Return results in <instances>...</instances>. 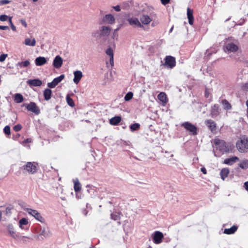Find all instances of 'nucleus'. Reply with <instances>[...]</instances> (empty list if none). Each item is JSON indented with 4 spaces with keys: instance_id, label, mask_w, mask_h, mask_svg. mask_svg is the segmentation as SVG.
<instances>
[{
    "instance_id": "1",
    "label": "nucleus",
    "mask_w": 248,
    "mask_h": 248,
    "mask_svg": "<svg viewBox=\"0 0 248 248\" xmlns=\"http://www.w3.org/2000/svg\"><path fill=\"white\" fill-rule=\"evenodd\" d=\"M236 147L240 153L248 151V138L245 136H241L236 143Z\"/></svg>"
},
{
    "instance_id": "2",
    "label": "nucleus",
    "mask_w": 248,
    "mask_h": 248,
    "mask_svg": "<svg viewBox=\"0 0 248 248\" xmlns=\"http://www.w3.org/2000/svg\"><path fill=\"white\" fill-rule=\"evenodd\" d=\"M214 142L217 150H219L222 153L228 151V149L226 146V143L224 141L218 139H215Z\"/></svg>"
},
{
    "instance_id": "3",
    "label": "nucleus",
    "mask_w": 248,
    "mask_h": 248,
    "mask_svg": "<svg viewBox=\"0 0 248 248\" xmlns=\"http://www.w3.org/2000/svg\"><path fill=\"white\" fill-rule=\"evenodd\" d=\"M239 50V47L237 44L233 42L228 43L226 44L224 47V51L225 52L235 53Z\"/></svg>"
},
{
    "instance_id": "4",
    "label": "nucleus",
    "mask_w": 248,
    "mask_h": 248,
    "mask_svg": "<svg viewBox=\"0 0 248 248\" xmlns=\"http://www.w3.org/2000/svg\"><path fill=\"white\" fill-rule=\"evenodd\" d=\"M116 45L114 43L111 45V46H109L106 50V54L109 57V62L111 66L114 65V50L115 48Z\"/></svg>"
},
{
    "instance_id": "5",
    "label": "nucleus",
    "mask_w": 248,
    "mask_h": 248,
    "mask_svg": "<svg viewBox=\"0 0 248 248\" xmlns=\"http://www.w3.org/2000/svg\"><path fill=\"white\" fill-rule=\"evenodd\" d=\"M23 169L29 173L33 174L37 170V164L35 162H28L23 166Z\"/></svg>"
},
{
    "instance_id": "6",
    "label": "nucleus",
    "mask_w": 248,
    "mask_h": 248,
    "mask_svg": "<svg viewBox=\"0 0 248 248\" xmlns=\"http://www.w3.org/2000/svg\"><path fill=\"white\" fill-rule=\"evenodd\" d=\"M7 229L10 236L15 239H17L19 238L23 239L24 238H29L27 236H21L19 234H17L14 227L12 225H9L8 226Z\"/></svg>"
},
{
    "instance_id": "7",
    "label": "nucleus",
    "mask_w": 248,
    "mask_h": 248,
    "mask_svg": "<svg viewBox=\"0 0 248 248\" xmlns=\"http://www.w3.org/2000/svg\"><path fill=\"white\" fill-rule=\"evenodd\" d=\"M26 211L29 214L33 216L36 219L40 222H43L44 221V218L37 210L27 208Z\"/></svg>"
},
{
    "instance_id": "8",
    "label": "nucleus",
    "mask_w": 248,
    "mask_h": 248,
    "mask_svg": "<svg viewBox=\"0 0 248 248\" xmlns=\"http://www.w3.org/2000/svg\"><path fill=\"white\" fill-rule=\"evenodd\" d=\"M152 237L154 242L156 244H158L162 242L164 235L161 232L159 231H155L152 234Z\"/></svg>"
},
{
    "instance_id": "9",
    "label": "nucleus",
    "mask_w": 248,
    "mask_h": 248,
    "mask_svg": "<svg viewBox=\"0 0 248 248\" xmlns=\"http://www.w3.org/2000/svg\"><path fill=\"white\" fill-rule=\"evenodd\" d=\"M64 78V75H61L59 77L55 78L51 82L47 83L48 87L50 88H54L60 82H61Z\"/></svg>"
},
{
    "instance_id": "10",
    "label": "nucleus",
    "mask_w": 248,
    "mask_h": 248,
    "mask_svg": "<svg viewBox=\"0 0 248 248\" xmlns=\"http://www.w3.org/2000/svg\"><path fill=\"white\" fill-rule=\"evenodd\" d=\"M175 60L174 57L170 56L166 57L165 65L167 67L172 68L175 65Z\"/></svg>"
},
{
    "instance_id": "11",
    "label": "nucleus",
    "mask_w": 248,
    "mask_h": 248,
    "mask_svg": "<svg viewBox=\"0 0 248 248\" xmlns=\"http://www.w3.org/2000/svg\"><path fill=\"white\" fill-rule=\"evenodd\" d=\"M182 125L187 130L192 133L193 135L197 134V127L188 122H186L182 124Z\"/></svg>"
},
{
    "instance_id": "12",
    "label": "nucleus",
    "mask_w": 248,
    "mask_h": 248,
    "mask_svg": "<svg viewBox=\"0 0 248 248\" xmlns=\"http://www.w3.org/2000/svg\"><path fill=\"white\" fill-rule=\"evenodd\" d=\"M27 108L29 111H31L38 115L40 113V109L36 106V104L31 102L27 106Z\"/></svg>"
},
{
    "instance_id": "13",
    "label": "nucleus",
    "mask_w": 248,
    "mask_h": 248,
    "mask_svg": "<svg viewBox=\"0 0 248 248\" xmlns=\"http://www.w3.org/2000/svg\"><path fill=\"white\" fill-rule=\"evenodd\" d=\"M128 22L129 24L134 27H142V25L137 18L130 17L128 18Z\"/></svg>"
},
{
    "instance_id": "14",
    "label": "nucleus",
    "mask_w": 248,
    "mask_h": 248,
    "mask_svg": "<svg viewBox=\"0 0 248 248\" xmlns=\"http://www.w3.org/2000/svg\"><path fill=\"white\" fill-rule=\"evenodd\" d=\"M63 63V60L61 56L59 55L56 56L53 62V66L57 68H60Z\"/></svg>"
},
{
    "instance_id": "15",
    "label": "nucleus",
    "mask_w": 248,
    "mask_h": 248,
    "mask_svg": "<svg viewBox=\"0 0 248 248\" xmlns=\"http://www.w3.org/2000/svg\"><path fill=\"white\" fill-rule=\"evenodd\" d=\"M74 79L73 82L77 84L79 83L83 77V74L81 71L77 70L74 72Z\"/></svg>"
},
{
    "instance_id": "16",
    "label": "nucleus",
    "mask_w": 248,
    "mask_h": 248,
    "mask_svg": "<svg viewBox=\"0 0 248 248\" xmlns=\"http://www.w3.org/2000/svg\"><path fill=\"white\" fill-rule=\"evenodd\" d=\"M47 59L44 57L39 56L37 57L35 60V64L37 66H42L47 63Z\"/></svg>"
},
{
    "instance_id": "17",
    "label": "nucleus",
    "mask_w": 248,
    "mask_h": 248,
    "mask_svg": "<svg viewBox=\"0 0 248 248\" xmlns=\"http://www.w3.org/2000/svg\"><path fill=\"white\" fill-rule=\"evenodd\" d=\"M115 19L113 16L111 14H108L105 15L103 18V21L106 24H112L114 23Z\"/></svg>"
},
{
    "instance_id": "18",
    "label": "nucleus",
    "mask_w": 248,
    "mask_h": 248,
    "mask_svg": "<svg viewBox=\"0 0 248 248\" xmlns=\"http://www.w3.org/2000/svg\"><path fill=\"white\" fill-rule=\"evenodd\" d=\"M205 124L212 132H214L216 130V124L212 120H207L205 121Z\"/></svg>"
},
{
    "instance_id": "19",
    "label": "nucleus",
    "mask_w": 248,
    "mask_h": 248,
    "mask_svg": "<svg viewBox=\"0 0 248 248\" xmlns=\"http://www.w3.org/2000/svg\"><path fill=\"white\" fill-rule=\"evenodd\" d=\"M27 83L31 87H38L40 86L42 84V82L39 79H29L27 81Z\"/></svg>"
},
{
    "instance_id": "20",
    "label": "nucleus",
    "mask_w": 248,
    "mask_h": 248,
    "mask_svg": "<svg viewBox=\"0 0 248 248\" xmlns=\"http://www.w3.org/2000/svg\"><path fill=\"white\" fill-rule=\"evenodd\" d=\"M158 100L161 102L162 105L165 106L168 102V98L166 94L164 92H161L157 95Z\"/></svg>"
},
{
    "instance_id": "21",
    "label": "nucleus",
    "mask_w": 248,
    "mask_h": 248,
    "mask_svg": "<svg viewBox=\"0 0 248 248\" xmlns=\"http://www.w3.org/2000/svg\"><path fill=\"white\" fill-rule=\"evenodd\" d=\"M23 44L27 46H34L36 45V40L34 38H26Z\"/></svg>"
},
{
    "instance_id": "22",
    "label": "nucleus",
    "mask_w": 248,
    "mask_h": 248,
    "mask_svg": "<svg viewBox=\"0 0 248 248\" xmlns=\"http://www.w3.org/2000/svg\"><path fill=\"white\" fill-rule=\"evenodd\" d=\"M237 156H232L231 158H226L224 160L223 163L228 165H232L239 160Z\"/></svg>"
},
{
    "instance_id": "23",
    "label": "nucleus",
    "mask_w": 248,
    "mask_h": 248,
    "mask_svg": "<svg viewBox=\"0 0 248 248\" xmlns=\"http://www.w3.org/2000/svg\"><path fill=\"white\" fill-rule=\"evenodd\" d=\"M211 114L212 117H215L219 115V106L217 104L214 105L211 108Z\"/></svg>"
},
{
    "instance_id": "24",
    "label": "nucleus",
    "mask_w": 248,
    "mask_h": 248,
    "mask_svg": "<svg viewBox=\"0 0 248 248\" xmlns=\"http://www.w3.org/2000/svg\"><path fill=\"white\" fill-rule=\"evenodd\" d=\"M140 21L143 24L147 25L152 21L151 17L147 15H143L141 16Z\"/></svg>"
},
{
    "instance_id": "25",
    "label": "nucleus",
    "mask_w": 248,
    "mask_h": 248,
    "mask_svg": "<svg viewBox=\"0 0 248 248\" xmlns=\"http://www.w3.org/2000/svg\"><path fill=\"white\" fill-rule=\"evenodd\" d=\"M111 31V28L108 26H102L100 30V33L103 36L108 35Z\"/></svg>"
},
{
    "instance_id": "26",
    "label": "nucleus",
    "mask_w": 248,
    "mask_h": 248,
    "mask_svg": "<svg viewBox=\"0 0 248 248\" xmlns=\"http://www.w3.org/2000/svg\"><path fill=\"white\" fill-rule=\"evenodd\" d=\"M122 120L120 116H115L109 120V124L112 125H117Z\"/></svg>"
},
{
    "instance_id": "27",
    "label": "nucleus",
    "mask_w": 248,
    "mask_h": 248,
    "mask_svg": "<svg viewBox=\"0 0 248 248\" xmlns=\"http://www.w3.org/2000/svg\"><path fill=\"white\" fill-rule=\"evenodd\" d=\"M187 16L189 24L192 25L193 24V10L189 8L187 9Z\"/></svg>"
},
{
    "instance_id": "28",
    "label": "nucleus",
    "mask_w": 248,
    "mask_h": 248,
    "mask_svg": "<svg viewBox=\"0 0 248 248\" xmlns=\"http://www.w3.org/2000/svg\"><path fill=\"white\" fill-rule=\"evenodd\" d=\"M229 172L230 170L227 168H224L221 170L220 172V175L223 180H224L228 176Z\"/></svg>"
},
{
    "instance_id": "29",
    "label": "nucleus",
    "mask_w": 248,
    "mask_h": 248,
    "mask_svg": "<svg viewBox=\"0 0 248 248\" xmlns=\"http://www.w3.org/2000/svg\"><path fill=\"white\" fill-rule=\"evenodd\" d=\"M74 184V188L75 192H78L81 190V185L78 181V179H75L73 180Z\"/></svg>"
},
{
    "instance_id": "30",
    "label": "nucleus",
    "mask_w": 248,
    "mask_h": 248,
    "mask_svg": "<svg viewBox=\"0 0 248 248\" xmlns=\"http://www.w3.org/2000/svg\"><path fill=\"white\" fill-rule=\"evenodd\" d=\"M52 91L50 89H46L44 92V96L46 100H49L51 97Z\"/></svg>"
},
{
    "instance_id": "31",
    "label": "nucleus",
    "mask_w": 248,
    "mask_h": 248,
    "mask_svg": "<svg viewBox=\"0 0 248 248\" xmlns=\"http://www.w3.org/2000/svg\"><path fill=\"white\" fill-rule=\"evenodd\" d=\"M237 229V227L233 226L229 229H225L224 231V233L228 234H232L236 232Z\"/></svg>"
},
{
    "instance_id": "32",
    "label": "nucleus",
    "mask_w": 248,
    "mask_h": 248,
    "mask_svg": "<svg viewBox=\"0 0 248 248\" xmlns=\"http://www.w3.org/2000/svg\"><path fill=\"white\" fill-rule=\"evenodd\" d=\"M30 65V62L29 60H26L23 62H19L17 63V66L20 68L27 67Z\"/></svg>"
},
{
    "instance_id": "33",
    "label": "nucleus",
    "mask_w": 248,
    "mask_h": 248,
    "mask_svg": "<svg viewBox=\"0 0 248 248\" xmlns=\"http://www.w3.org/2000/svg\"><path fill=\"white\" fill-rule=\"evenodd\" d=\"M29 222L26 218H21L19 221V227L21 229H23L24 228V225H26L28 224Z\"/></svg>"
},
{
    "instance_id": "34",
    "label": "nucleus",
    "mask_w": 248,
    "mask_h": 248,
    "mask_svg": "<svg viewBox=\"0 0 248 248\" xmlns=\"http://www.w3.org/2000/svg\"><path fill=\"white\" fill-rule=\"evenodd\" d=\"M23 101V97L20 93H16L15 96V101L17 103H20Z\"/></svg>"
},
{
    "instance_id": "35",
    "label": "nucleus",
    "mask_w": 248,
    "mask_h": 248,
    "mask_svg": "<svg viewBox=\"0 0 248 248\" xmlns=\"http://www.w3.org/2000/svg\"><path fill=\"white\" fill-rule=\"evenodd\" d=\"M239 166L242 169L246 170L248 168V160L245 159L242 161L239 164Z\"/></svg>"
},
{
    "instance_id": "36",
    "label": "nucleus",
    "mask_w": 248,
    "mask_h": 248,
    "mask_svg": "<svg viewBox=\"0 0 248 248\" xmlns=\"http://www.w3.org/2000/svg\"><path fill=\"white\" fill-rule=\"evenodd\" d=\"M111 218L114 220H119L120 219V214L118 212H113L111 214Z\"/></svg>"
},
{
    "instance_id": "37",
    "label": "nucleus",
    "mask_w": 248,
    "mask_h": 248,
    "mask_svg": "<svg viewBox=\"0 0 248 248\" xmlns=\"http://www.w3.org/2000/svg\"><path fill=\"white\" fill-rule=\"evenodd\" d=\"M222 104L223 106L224 109L229 110L232 107L230 104L226 100H223L222 101Z\"/></svg>"
},
{
    "instance_id": "38",
    "label": "nucleus",
    "mask_w": 248,
    "mask_h": 248,
    "mask_svg": "<svg viewBox=\"0 0 248 248\" xmlns=\"http://www.w3.org/2000/svg\"><path fill=\"white\" fill-rule=\"evenodd\" d=\"M140 127V124L138 123H135L130 125V128L132 132L138 130Z\"/></svg>"
},
{
    "instance_id": "39",
    "label": "nucleus",
    "mask_w": 248,
    "mask_h": 248,
    "mask_svg": "<svg viewBox=\"0 0 248 248\" xmlns=\"http://www.w3.org/2000/svg\"><path fill=\"white\" fill-rule=\"evenodd\" d=\"M66 100L67 104L71 107L75 106L74 102L73 99L70 97L69 95H67L66 96Z\"/></svg>"
},
{
    "instance_id": "40",
    "label": "nucleus",
    "mask_w": 248,
    "mask_h": 248,
    "mask_svg": "<svg viewBox=\"0 0 248 248\" xmlns=\"http://www.w3.org/2000/svg\"><path fill=\"white\" fill-rule=\"evenodd\" d=\"M133 93L131 92H129L128 93H127L126 94V95H125L124 98V100L125 101H129L133 98Z\"/></svg>"
},
{
    "instance_id": "41",
    "label": "nucleus",
    "mask_w": 248,
    "mask_h": 248,
    "mask_svg": "<svg viewBox=\"0 0 248 248\" xmlns=\"http://www.w3.org/2000/svg\"><path fill=\"white\" fill-rule=\"evenodd\" d=\"M3 131L6 135H10L11 134L10 127L8 125L5 126L4 128Z\"/></svg>"
},
{
    "instance_id": "42",
    "label": "nucleus",
    "mask_w": 248,
    "mask_h": 248,
    "mask_svg": "<svg viewBox=\"0 0 248 248\" xmlns=\"http://www.w3.org/2000/svg\"><path fill=\"white\" fill-rule=\"evenodd\" d=\"M9 22L10 23V26L11 27L12 30L15 31H16V26L13 24L12 21V17H9Z\"/></svg>"
},
{
    "instance_id": "43",
    "label": "nucleus",
    "mask_w": 248,
    "mask_h": 248,
    "mask_svg": "<svg viewBox=\"0 0 248 248\" xmlns=\"http://www.w3.org/2000/svg\"><path fill=\"white\" fill-rule=\"evenodd\" d=\"M10 16H8L7 15H2L0 16V20L1 21H5L9 20V18Z\"/></svg>"
},
{
    "instance_id": "44",
    "label": "nucleus",
    "mask_w": 248,
    "mask_h": 248,
    "mask_svg": "<svg viewBox=\"0 0 248 248\" xmlns=\"http://www.w3.org/2000/svg\"><path fill=\"white\" fill-rule=\"evenodd\" d=\"M22 125L20 124H18L16 125H15L13 129L14 130L16 131V132H18V131H19L21 129H22Z\"/></svg>"
},
{
    "instance_id": "45",
    "label": "nucleus",
    "mask_w": 248,
    "mask_h": 248,
    "mask_svg": "<svg viewBox=\"0 0 248 248\" xmlns=\"http://www.w3.org/2000/svg\"><path fill=\"white\" fill-rule=\"evenodd\" d=\"M119 30V28L115 29L113 33L112 37L114 39H118V34L117 33V31Z\"/></svg>"
},
{
    "instance_id": "46",
    "label": "nucleus",
    "mask_w": 248,
    "mask_h": 248,
    "mask_svg": "<svg viewBox=\"0 0 248 248\" xmlns=\"http://www.w3.org/2000/svg\"><path fill=\"white\" fill-rule=\"evenodd\" d=\"M7 56V54H2L0 56V62L4 61Z\"/></svg>"
},
{
    "instance_id": "47",
    "label": "nucleus",
    "mask_w": 248,
    "mask_h": 248,
    "mask_svg": "<svg viewBox=\"0 0 248 248\" xmlns=\"http://www.w3.org/2000/svg\"><path fill=\"white\" fill-rule=\"evenodd\" d=\"M10 2L8 0H0V5H6Z\"/></svg>"
},
{
    "instance_id": "48",
    "label": "nucleus",
    "mask_w": 248,
    "mask_h": 248,
    "mask_svg": "<svg viewBox=\"0 0 248 248\" xmlns=\"http://www.w3.org/2000/svg\"><path fill=\"white\" fill-rule=\"evenodd\" d=\"M20 23H21V24L24 26L25 27V28H26L27 27V24L25 21V20H24V19H21L20 20Z\"/></svg>"
},
{
    "instance_id": "49",
    "label": "nucleus",
    "mask_w": 248,
    "mask_h": 248,
    "mask_svg": "<svg viewBox=\"0 0 248 248\" xmlns=\"http://www.w3.org/2000/svg\"><path fill=\"white\" fill-rule=\"evenodd\" d=\"M9 29V27L7 26H0V30H6Z\"/></svg>"
},
{
    "instance_id": "50",
    "label": "nucleus",
    "mask_w": 248,
    "mask_h": 248,
    "mask_svg": "<svg viewBox=\"0 0 248 248\" xmlns=\"http://www.w3.org/2000/svg\"><path fill=\"white\" fill-rule=\"evenodd\" d=\"M113 8L115 11L117 12H119L121 10L120 7L119 5L114 6Z\"/></svg>"
},
{
    "instance_id": "51",
    "label": "nucleus",
    "mask_w": 248,
    "mask_h": 248,
    "mask_svg": "<svg viewBox=\"0 0 248 248\" xmlns=\"http://www.w3.org/2000/svg\"><path fill=\"white\" fill-rule=\"evenodd\" d=\"M161 1L163 5H166L170 2V0H161Z\"/></svg>"
},
{
    "instance_id": "52",
    "label": "nucleus",
    "mask_w": 248,
    "mask_h": 248,
    "mask_svg": "<svg viewBox=\"0 0 248 248\" xmlns=\"http://www.w3.org/2000/svg\"><path fill=\"white\" fill-rule=\"evenodd\" d=\"M201 171L204 174H206L207 172H206V169L204 168V167H202L201 169Z\"/></svg>"
},
{
    "instance_id": "53",
    "label": "nucleus",
    "mask_w": 248,
    "mask_h": 248,
    "mask_svg": "<svg viewBox=\"0 0 248 248\" xmlns=\"http://www.w3.org/2000/svg\"><path fill=\"white\" fill-rule=\"evenodd\" d=\"M210 93L208 91L206 90L205 93V96L206 98H208L209 97Z\"/></svg>"
},
{
    "instance_id": "54",
    "label": "nucleus",
    "mask_w": 248,
    "mask_h": 248,
    "mask_svg": "<svg viewBox=\"0 0 248 248\" xmlns=\"http://www.w3.org/2000/svg\"><path fill=\"white\" fill-rule=\"evenodd\" d=\"M244 187L245 189L248 191V181L244 183Z\"/></svg>"
},
{
    "instance_id": "55",
    "label": "nucleus",
    "mask_w": 248,
    "mask_h": 248,
    "mask_svg": "<svg viewBox=\"0 0 248 248\" xmlns=\"http://www.w3.org/2000/svg\"><path fill=\"white\" fill-rule=\"evenodd\" d=\"M76 197H77L78 198H79V199H81V197H78V194H77V195H76Z\"/></svg>"
},
{
    "instance_id": "56",
    "label": "nucleus",
    "mask_w": 248,
    "mask_h": 248,
    "mask_svg": "<svg viewBox=\"0 0 248 248\" xmlns=\"http://www.w3.org/2000/svg\"><path fill=\"white\" fill-rule=\"evenodd\" d=\"M1 212L0 211V220H1Z\"/></svg>"
},
{
    "instance_id": "57",
    "label": "nucleus",
    "mask_w": 248,
    "mask_h": 248,
    "mask_svg": "<svg viewBox=\"0 0 248 248\" xmlns=\"http://www.w3.org/2000/svg\"><path fill=\"white\" fill-rule=\"evenodd\" d=\"M173 27L171 28V29H170V32H171V31H172V30H173Z\"/></svg>"
},
{
    "instance_id": "58",
    "label": "nucleus",
    "mask_w": 248,
    "mask_h": 248,
    "mask_svg": "<svg viewBox=\"0 0 248 248\" xmlns=\"http://www.w3.org/2000/svg\"><path fill=\"white\" fill-rule=\"evenodd\" d=\"M33 2H37L38 0H32Z\"/></svg>"
},
{
    "instance_id": "59",
    "label": "nucleus",
    "mask_w": 248,
    "mask_h": 248,
    "mask_svg": "<svg viewBox=\"0 0 248 248\" xmlns=\"http://www.w3.org/2000/svg\"><path fill=\"white\" fill-rule=\"evenodd\" d=\"M44 232H45V230H44V231L42 232V233H41V235H44Z\"/></svg>"
},
{
    "instance_id": "60",
    "label": "nucleus",
    "mask_w": 248,
    "mask_h": 248,
    "mask_svg": "<svg viewBox=\"0 0 248 248\" xmlns=\"http://www.w3.org/2000/svg\"><path fill=\"white\" fill-rule=\"evenodd\" d=\"M26 142H29V139H27V140H26Z\"/></svg>"
}]
</instances>
